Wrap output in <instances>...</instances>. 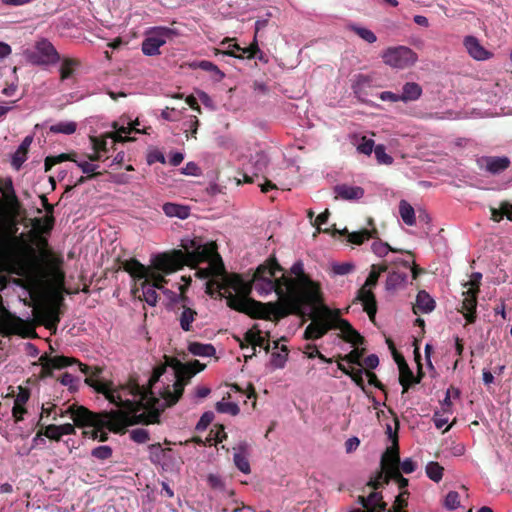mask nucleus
<instances>
[{"instance_id": "nucleus-3", "label": "nucleus", "mask_w": 512, "mask_h": 512, "mask_svg": "<svg viewBox=\"0 0 512 512\" xmlns=\"http://www.w3.org/2000/svg\"><path fill=\"white\" fill-rule=\"evenodd\" d=\"M70 414L71 418L78 427L91 426L93 429L86 435H90L92 439H98L101 442L108 440V433L103 429L107 428L114 433H125L128 426L136 424H155L158 423V414L154 413H141L140 415L129 416L127 413L120 410L103 411L94 413L85 408L84 406H70L66 411L60 412L59 416L64 417Z\"/></svg>"}, {"instance_id": "nucleus-39", "label": "nucleus", "mask_w": 512, "mask_h": 512, "mask_svg": "<svg viewBox=\"0 0 512 512\" xmlns=\"http://www.w3.org/2000/svg\"><path fill=\"white\" fill-rule=\"evenodd\" d=\"M188 351L201 357H211L215 354L216 350L212 344H203L200 342H190L188 345Z\"/></svg>"}, {"instance_id": "nucleus-11", "label": "nucleus", "mask_w": 512, "mask_h": 512, "mask_svg": "<svg viewBox=\"0 0 512 512\" xmlns=\"http://www.w3.org/2000/svg\"><path fill=\"white\" fill-rule=\"evenodd\" d=\"M381 58L387 66L403 70L413 66L418 60V55L411 48L400 45L388 47L382 52Z\"/></svg>"}, {"instance_id": "nucleus-17", "label": "nucleus", "mask_w": 512, "mask_h": 512, "mask_svg": "<svg viewBox=\"0 0 512 512\" xmlns=\"http://www.w3.org/2000/svg\"><path fill=\"white\" fill-rule=\"evenodd\" d=\"M400 456L398 445V434L394 433L393 445L383 453L380 461V469L390 475L399 470Z\"/></svg>"}, {"instance_id": "nucleus-42", "label": "nucleus", "mask_w": 512, "mask_h": 512, "mask_svg": "<svg viewBox=\"0 0 512 512\" xmlns=\"http://www.w3.org/2000/svg\"><path fill=\"white\" fill-rule=\"evenodd\" d=\"M399 214L406 225L413 226L415 224V210L406 200L400 201Z\"/></svg>"}, {"instance_id": "nucleus-14", "label": "nucleus", "mask_w": 512, "mask_h": 512, "mask_svg": "<svg viewBox=\"0 0 512 512\" xmlns=\"http://www.w3.org/2000/svg\"><path fill=\"white\" fill-rule=\"evenodd\" d=\"M322 305L324 304V300L322 303H317L315 305H305V307H316L320 306V315H313L312 322L306 327L304 331V339L306 340H317L322 338L329 330L333 329V315H327L323 311Z\"/></svg>"}, {"instance_id": "nucleus-28", "label": "nucleus", "mask_w": 512, "mask_h": 512, "mask_svg": "<svg viewBox=\"0 0 512 512\" xmlns=\"http://www.w3.org/2000/svg\"><path fill=\"white\" fill-rule=\"evenodd\" d=\"M435 308V301L425 291H420L416 297V303L413 305L414 314L429 313Z\"/></svg>"}, {"instance_id": "nucleus-5", "label": "nucleus", "mask_w": 512, "mask_h": 512, "mask_svg": "<svg viewBox=\"0 0 512 512\" xmlns=\"http://www.w3.org/2000/svg\"><path fill=\"white\" fill-rule=\"evenodd\" d=\"M166 365L171 368L172 385L167 384L159 390V396L164 400V407H171L175 405L183 395L185 386L190 382V379L197 373L203 371L206 367L205 364L200 363L198 360H193L189 363H182L175 357L165 356Z\"/></svg>"}, {"instance_id": "nucleus-55", "label": "nucleus", "mask_w": 512, "mask_h": 512, "mask_svg": "<svg viewBox=\"0 0 512 512\" xmlns=\"http://www.w3.org/2000/svg\"><path fill=\"white\" fill-rule=\"evenodd\" d=\"M216 410L220 413H228L236 416L240 412V408L236 403L220 401L216 404Z\"/></svg>"}, {"instance_id": "nucleus-15", "label": "nucleus", "mask_w": 512, "mask_h": 512, "mask_svg": "<svg viewBox=\"0 0 512 512\" xmlns=\"http://www.w3.org/2000/svg\"><path fill=\"white\" fill-rule=\"evenodd\" d=\"M174 35L173 30L167 27H155L150 30L142 42V52L147 56L160 54L159 48Z\"/></svg>"}, {"instance_id": "nucleus-62", "label": "nucleus", "mask_w": 512, "mask_h": 512, "mask_svg": "<svg viewBox=\"0 0 512 512\" xmlns=\"http://www.w3.org/2000/svg\"><path fill=\"white\" fill-rule=\"evenodd\" d=\"M459 498H460V496H459L458 492L450 491L445 497V501H444L445 508H447L448 510L457 509L460 505Z\"/></svg>"}, {"instance_id": "nucleus-40", "label": "nucleus", "mask_w": 512, "mask_h": 512, "mask_svg": "<svg viewBox=\"0 0 512 512\" xmlns=\"http://www.w3.org/2000/svg\"><path fill=\"white\" fill-rule=\"evenodd\" d=\"M163 211L168 217H178L180 219H186L190 214V210L187 206L175 203H165L163 205Z\"/></svg>"}, {"instance_id": "nucleus-2", "label": "nucleus", "mask_w": 512, "mask_h": 512, "mask_svg": "<svg viewBox=\"0 0 512 512\" xmlns=\"http://www.w3.org/2000/svg\"><path fill=\"white\" fill-rule=\"evenodd\" d=\"M165 373L166 365L154 367L147 386L140 385L133 377L125 385L116 388L113 387L112 382H102L92 377H86L85 383L93 387L96 392L103 394L110 403L124 409L122 411L129 416L157 412L158 423H160V415L167 407H164L161 396L155 395L153 387Z\"/></svg>"}, {"instance_id": "nucleus-6", "label": "nucleus", "mask_w": 512, "mask_h": 512, "mask_svg": "<svg viewBox=\"0 0 512 512\" xmlns=\"http://www.w3.org/2000/svg\"><path fill=\"white\" fill-rule=\"evenodd\" d=\"M389 265L387 262L381 264H373L371 266L370 273L363 284V286L357 291L354 302L359 301L363 306V310L367 313L370 321L374 322L377 313V301L372 288L378 283L381 273L387 272Z\"/></svg>"}, {"instance_id": "nucleus-57", "label": "nucleus", "mask_w": 512, "mask_h": 512, "mask_svg": "<svg viewBox=\"0 0 512 512\" xmlns=\"http://www.w3.org/2000/svg\"><path fill=\"white\" fill-rule=\"evenodd\" d=\"M374 153L379 164L390 165L393 163V158L386 153L384 145L375 146Z\"/></svg>"}, {"instance_id": "nucleus-60", "label": "nucleus", "mask_w": 512, "mask_h": 512, "mask_svg": "<svg viewBox=\"0 0 512 512\" xmlns=\"http://www.w3.org/2000/svg\"><path fill=\"white\" fill-rule=\"evenodd\" d=\"M113 450L110 446L103 445L94 448L91 455L99 460H107L112 456Z\"/></svg>"}, {"instance_id": "nucleus-54", "label": "nucleus", "mask_w": 512, "mask_h": 512, "mask_svg": "<svg viewBox=\"0 0 512 512\" xmlns=\"http://www.w3.org/2000/svg\"><path fill=\"white\" fill-rule=\"evenodd\" d=\"M364 349H353L352 351H350L348 354L342 356V355H339L338 356V359L341 360V361H346L348 363H351V364H356V365H359L361 366L362 363H361V358L363 357L364 355Z\"/></svg>"}, {"instance_id": "nucleus-36", "label": "nucleus", "mask_w": 512, "mask_h": 512, "mask_svg": "<svg viewBox=\"0 0 512 512\" xmlns=\"http://www.w3.org/2000/svg\"><path fill=\"white\" fill-rule=\"evenodd\" d=\"M247 445L245 443L239 445L238 451L234 453V464L243 473L249 474L251 472L250 463L246 455Z\"/></svg>"}, {"instance_id": "nucleus-53", "label": "nucleus", "mask_w": 512, "mask_h": 512, "mask_svg": "<svg viewBox=\"0 0 512 512\" xmlns=\"http://www.w3.org/2000/svg\"><path fill=\"white\" fill-rule=\"evenodd\" d=\"M197 67L204 71L211 72L217 81L222 80L225 76V74L211 61L202 60L197 64Z\"/></svg>"}, {"instance_id": "nucleus-24", "label": "nucleus", "mask_w": 512, "mask_h": 512, "mask_svg": "<svg viewBox=\"0 0 512 512\" xmlns=\"http://www.w3.org/2000/svg\"><path fill=\"white\" fill-rule=\"evenodd\" d=\"M481 162L485 165V169L491 174H499L510 166V160L506 156H488L481 158Z\"/></svg>"}, {"instance_id": "nucleus-41", "label": "nucleus", "mask_w": 512, "mask_h": 512, "mask_svg": "<svg viewBox=\"0 0 512 512\" xmlns=\"http://www.w3.org/2000/svg\"><path fill=\"white\" fill-rule=\"evenodd\" d=\"M267 165V156L262 152H258L251 157L248 167L252 170L253 175L258 177L259 173H262L266 169Z\"/></svg>"}, {"instance_id": "nucleus-29", "label": "nucleus", "mask_w": 512, "mask_h": 512, "mask_svg": "<svg viewBox=\"0 0 512 512\" xmlns=\"http://www.w3.org/2000/svg\"><path fill=\"white\" fill-rule=\"evenodd\" d=\"M139 286L134 290V293L138 292L139 290L142 291L143 300L149 304L150 306H155L158 301V294L156 292V288L154 286H151L149 281L147 279L139 280Z\"/></svg>"}, {"instance_id": "nucleus-27", "label": "nucleus", "mask_w": 512, "mask_h": 512, "mask_svg": "<svg viewBox=\"0 0 512 512\" xmlns=\"http://www.w3.org/2000/svg\"><path fill=\"white\" fill-rule=\"evenodd\" d=\"M244 340L247 344L241 343L240 347L242 349L248 348V344L252 345V354L246 356V360L248 358H252L256 354V346H261L263 342V336L261 335V331L257 328V325H254L251 329L245 332Z\"/></svg>"}, {"instance_id": "nucleus-35", "label": "nucleus", "mask_w": 512, "mask_h": 512, "mask_svg": "<svg viewBox=\"0 0 512 512\" xmlns=\"http://www.w3.org/2000/svg\"><path fill=\"white\" fill-rule=\"evenodd\" d=\"M32 137L27 136L24 138L18 149L13 155L12 165L19 169L21 165L26 161L28 149L32 143Z\"/></svg>"}, {"instance_id": "nucleus-26", "label": "nucleus", "mask_w": 512, "mask_h": 512, "mask_svg": "<svg viewBox=\"0 0 512 512\" xmlns=\"http://www.w3.org/2000/svg\"><path fill=\"white\" fill-rule=\"evenodd\" d=\"M336 198L343 200H359L364 196V189L360 186L339 184L334 187Z\"/></svg>"}, {"instance_id": "nucleus-61", "label": "nucleus", "mask_w": 512, "mask_h": 512, "mask_svg": "<svg viewBox=\"0 0 512 512\" xmlns=\"http://www.w3.org/2000/svg\"><path fill=\"white\" fill-rule=\"evenodd\" d=\"M130 438L136 443L143 444V443H146L150 439V436H149V432L146 429L137 428V429H133L130 432Z\"/></svg>"}, {"instance_id": "nucleus-33", "label": "nucleus", "mask_w": 512, "mask_h": 512, "mask_svg": "<svg viewBox=\"0 0 512 512\" xmlns=\"http://www.w3.org/2000/svg\"><path fill=\"white\" fill-rule=\"evenodd\" d=\"M400 376H399V382L401 386L403 387L402 393H405L408 391L410 386L413 383H419L420 377L415 378L413 372L409 368L406 361H403L402 367L399 368Z\"/></svg>"}, {"instance_id": "nucleus-38", "label": "nucleus", "mask_w": 512, "mask_h": 512, "mask_svg": "<svg viewBox=\"0 0 512 512\" xmlns=\"http://www.w3.org/2000/svg\"><path fill=\"white\" fill-rule=\"evenodd\" d=\"M368 511L367 512H387V504L383 501L381 492L372 491L368 496Z\"/></svg>"}, {"instance_id": "nucleus-30", "label": "nucleus", "mask_w": 512, "mask_h": 512, "mask_svg": "<svg viewBox=\"0 0 512 512\" xmlns=\"http://www.w3.org/2000/svg\"><path fill=\"white\" fill-rule=\"evenodd\" d=\"M422 87L416 82H406L400 94L401 101L411 102L418 100L422 95Z\"/></svg>"}, {"instance_id": "nucleus-1", "label": "nucleus", "mask_w": 512, "mask_h": 512, "mask_svg": "<svg viewBox=\"0 0 512 512\" xmlns=\"http://www.w3.org/2000/svg\"><path fill=\"white\" fill-rule=\"evenodd\" d=\"M225 281L236 292L226 296L227 306L254 319L278 321L289 315H301L305 305L323 301L320 283L305 272L301 260L286 270L275 255H270L250 279L231 273Z\"/></svg>"}, {"instance_id": "nucleus-59", "label": "nucleus", "mask_w": 512, "mask_h": 512, "mask_svg": "<svg viewBox=\"0 0 512 512\" xmlns=\"http://www.w3.org/2000/svg\"><path fill=\"white\" fill-rule=\"evenodd\" d=\"M227 438V435L224 431V427L220 425L216 430H211L209 436L206 438V442L209 445H212V441L215 444L223 442L224 439Z\"/></svg>"}, {"instance_id": "nucleus-9", "label": "nucleus", "mask_w": 512, "mask_h": 512, "mask_svg": "<svg viewBox=\"0 0 512 512\" xmlns=\"http://www.w3.org/2000/svg\"><path fill=\"white\" fill-rule=\"evenodd\" d=\"M24 55L29 63L37 66L55 65L61 60L55 46L45 38L38 40L34 48L26 50Z\"/></svg>"}, {"instance_id": "nucleus-20", "label": "nucleus", "mask_w": 512, "mask_h": 512, "mask_svg": "<svg viewBox=\"0 0 512 512\" xmlns=\"http://www.w3.org/2000/svg\"><path fill=\"white\" fill-rule=\"evenodd\" d=\"M40 198L42 206L44 207L48 215L45 218H35L33 220V227L45 233H49L53 229L55 222L53 216L54 206L48 202L46 195H42Z\"/></svg>"}, {"instance_id": "nucleus-4", "label": "nucleus", "mask_w": 512, "mask_h": 512, "mask_svg": "<svg viewBox=\"0 0 512 512\" xmlns=\"http://www.w3.org/2000/svg\"><path fill=\"white\" fill-rule=\"evenodd\" d=\"M190 251H188V260L186 265L195 266L202 262H207L205 268H200L196 272V276L201 279H209L206 282V293L211 297L215 295L220 298L228 295L231 286L226 284V277L231 276L227 273L222 258L217 252V246L214 242L203 244L201 240H189Z\"/></svg>"}, {"instance_id": "nucleus-64", "label": "nucleus", "mask_w": 512, "mask_h": 512, "mask_svg": "<svg viewBox=\"0 0 512 512\" xmlns=\"http://www.w3.org/2000/svg\"><path fill=\"white\" fill-rule=\"evenodd\" d=\"M482 274L479 272H475L471 275V279L463 284L464 288L469 291H473L479 293L480 284H481Z\"/></svg>"}, {"instance_id": "nucleus-23", "label": "nucleus", "mask_w": 512, "mask_h": 512, "mask_svg": "<svg viewBox=\"0 0 512 512\" xmlns=\"http://www.w3.org/2000/svg\"><path fill=\"white\" fill-rule=\"evenodd\" d=\"M464 46L469 55L476 60H487L491 57V53L487 51L474 36H466Z\"/></svg>"}, {"instance_id": "nucleus-22", "label": "nucleus", "mask_w": 512, "mask_h": 512, "mask_svg": "<svg viewBox=\"0 0 512 512\" xmlns=\"http://www.w3.org/2000/svg\"><path fill=\"white\" fill-rule=\"evenodd\" d=\"M477 294L469 290L463 292L464 299L461 312L468 323H474L476 319Z\"/></svg>"}, {"instance_id": "nucleus-46", "label": "nucleus", "mask_w": 512, "mask_h": 512, "mask_svg": "<svg viewBox=\"0 0 512 512\" xmlns=\"http://www.w3.org/2000/svg\"><path fill=\"white\" fill-rule=\"evenodd\" d=\"M76 156H77L76 153H62L57 156H48V157H46L45 163H44L45 171L51 170V168L54 165L61 163L63 161H73L74 162Z\"/></svg>"}, {"instance_id": "nucleus-45", "label": "nucleus", "mask_w": 512, "mask_h": 512, "mask_svg": "<svg viewBox=\"0 0 512 512\" xmlns=\"http://www.w3.org/2000/svg\"><path fill=\"white\" fill-rule=\"evenodd\" d=\"M243 53L246 54L245 59L257 58L261 62H268L266 55L259 49L258 40L256 39H253L252 43L243 50Z\"/></svg>"}, {"instance_id": "nucleus-63", "label": "nucleus", "mask_w": 512, "mask_h": 512, "mask_svg": "<svg viewBox=\"0 0 512 512\" xmlns=\"http://www.w3.org/2000/svg\"><path fill=\"white\" fill-rule=\"evenodd\" d=\"M17 389L18 393L15 396L14 404L25 407V404L28 402L30 398V389L23 386H18Z\"/></svg>"}, {"instance_id": "nucleus-47", "label": "nucleus", "mask_w": 512, "mask_h": 512, "mask_svg": "<svg viewBox=\"0 0 512 512\" xmlns=\"http://www.w3.org/2000/svg\"><path fill=\"white\" fill-rule=\"evenodd\" d=\"M371 249L379 257H385L388 252H404V250L393 248L388 243L382 242L379 238L372 243Z\"/></svg>"}, {"instance_id": "nucleus-32", "label": "nucleus", "mask_w": 512, "mask_h": 512, "mask_svg": "<svg viewBox=\"0 0 512 512\" xmlns=\"http://www.w3.org/2000/svg\"><path fill=\"white\" fill-rule=\"evenodd\" d=\"M408 272L391 269L386 279V289L395 290L407 281Z\"/></svg>"}, {"instance_id": "nucleus-37", "label": "nucleus", "mask_w": 512, "mask_h": 512, "mask_svg": "<svg viewBox=\"0 0 512 512\" xmlns=\"http://www.w3.org/2000/svg\"><path fill=\"white\" fill-rule=\"evenodd\" d=\"M80 64L81 62L76 58H63L59 69L60 80L64 81L72 77L76 68L79 67Z\"/></svg>"}, {"instance_id": "nucleus-12", "label": "nucleus", "mask_w": 512, "mask_h": 512, "mask_svg": "<svg viewBox=\"0 0 512 512\" xmlns=\"http://www.w3.org/2000/svg\"><path fill=\"white\" fill-rule=\"evenodd\" d=\"M182 246L185 252L174 250L171 254L156 256L152 261L153 269L164 274H170L185 266L188 260V251H190L191 247L189 241Z\"/></svg>"}, {"instance_id": "nucleus-16", "label": "nucleus", "mask_w": 512, "mask_h": 512, "mask_svg": "<svg viewBox=\"0 0 512 512\" xmlns=\"http://www.w3.org/2000/svg\"><path fill=\"white\" fill-rule=\"evenodd\" d=\"M35 318L39 324L55 333L60 322L59 304L48 303L36 308Z\"/></svg>"}, {"instance_id": "nucleus-51", "label": "nucleus", "mask_w": 512, "mask_h": 512, "mask_svg": "<svg viewBox=\"0 0 512 512\" xmlns=\"http://www.w3.org/2000/svg\"><path fill=\"white\" fill-rule=\"evenodd\" d=\"M76 129H77V124L73 121L59 122L50 127V132L70 135V134H73L76 131Z\"/></svg>"}, {"instance_id": "nucleus-52", "label": "nucleus", "mask_w": 512, "mask_h": 512, "mask_svg": "<svg viewBox=\"0 0 512 512\" xmlns=\"http://www.w3.org/2000/svg\"><path fill=\"white\" fill-rule=\"evenodd\" d=\"M132 131H136L137 133L140 132L138 129H135V128L131 127V126H129V127L122 126L115 133H113V134H111L109 136L113 139L114 143H116V142L133 141L134 140L133 138L127 136Z\"/></svg>"}, {"instance_id": "nucleus-34", "label": "nucleus", "mask_w": 512, "mask_h": 512, "mask_svg": "<svg viewBox=\"0 0 512 512\" xmlns=\"http://www.w3.org/2000/svg\"><path fill=\"white\" fill-rule=\"evenodd\" d=\"M0 193L2 194L7 204L11 206L18 205V198L16 196L13 183L10 178H7L5 180L0 179Z\"/></svg>"}, {"instance_id": "nucleus-48", "label": "nucleus", "mask_w": 512, "mask_h": 512, "mask_svg": "<svg viewBox=\"0 0 512 512\" xmlns=\"http://www.w3.org/2000/svg\"><path fill=\"white\" fill-rule=\"evenodd\" d=\"M348 29L358 35L361 39L368 43H374L377 41V37L373 31L370 29L360 27L355 24H350Z\"/></svg>"}, {"instance_id": "nucleus-19", "label": "nucleus", "mask_w": 512, "mask_h": 512, "mask_svg": "<svg viewBox=\"0 0 512 512\" xmlns=\"http://www.w3.org/2000/svg\"><path fill=\"white\" fill-rule=\"evenodd\" d=\"M172 310L174 311L176 319L183 331L191 332L194 330L193 323L198 316L195 309L191 308L187 304H181L180 306H177L176 309Z\"/></svg>"}, {"instance_id": "nucleus-50", "label": "nucleus", "mask_w": 512, "mask_h": 512, "mask_svg": "<svg viewBox=\"0 0 512 512\" xmlns=\"http://www.w3.org/2000/svg\"><path fill=\"white\" fill-rule=\"evenodd\" d=\"M444 468L435 461H431L426 465V474L429 479L438 483L443 477Z\"/></svg>"}, {"instance_id": "nucleus-8", "label": "nucleus", "mask_w": 512, "mask_h": 512, "mask_svg": "<svg viewBox=\"0 0 512 512\" xmlns=\"http://www.w3.org/2000/svg\"><path fill=\"white\" fill-rule=\"evenodd\" d=\"M25 254L35 257V250L28 245L23 236H10L0 230V258L8 261H16Z\"/></svg>"}, {"instance_id": "nucleus-44", "label": "nucleus", "mask_w": 512, "mask_h": 512, "mask_svg": "<svg viewBox=\"0 0 512 512\" xmlns=\"http://www.w3.org/2000/svg\"><path fill=\"white\" fill-rule=\"evenodd\" d=\"M280 350H281V352H272L271 353L270 365L276 369L284 368L287 358H288L287 346L282 345Z\"/></svg>"}, {"instance_id": "nucleus-56", "label": "nucleus", "mask_w": 512, "mask_h": 512, "mask_svg": "<svg viewBox=\"0 0 512 512\" xmlns=\"http://www.w3.org/2000/svg\"><path fill=\"white\" fill-rule=\"evenodd\" d=\"M76 165L82 170V172L86 175L95 174V177L102 175V172H97V168L99 167L96 164H93L86 160H78L75 158Z\"/></svg>"}, {"instance_id": "nucleus-58", "label": "nucleus", "mask_w": 512, "mask_h": 512, "mask_svg": "<svg viewBox=\"0 0 512 512\" xmlns=\"http://www.w3.org/2000/svg\"><path fill=\"white\" fill-rule=\"evenodd\" d=\"M41 435L46 436L47 438L54 440V441H60L62 434H60V430L55 424H50L45 427L44 431H39L37 433V437H40Z\"/></svg>"}, {"instance_id": "nucleus-13", "label": "nucleus", "mask_w": 512, "mask_h": 512, "mask_svg": "<svg viewBox=\"0 0 512 512\" xmlns=\"http://www.w3.org/2000/svg\"><path fill=\"white\" fill-rule=\"evenodd\" d=\"M323 311L329 316L333 315V329H339L340 337L347 343L353 346L363 345L365 338L350 324L346 319L340 317L341 311L339 309H330L326 305H322Z\"/></svg>"}, {"instance_id": "nucleus-49", "label": "nucleus", "mask_w": 512, "mask_h": 512, "mask_svg": "<svg viewBox=\"0 0 512 512\" xmlns=\"http://www.w3.org/2000/svg\"><path fill=\"white\" fill-rule=\"evenodd\" d=\"M388 474H386L384 471L379 469L374 476L370 477L369 481L367 482L366 486L373 489L374 491L381 488L384 484H388Z\"/></svg>"}, {"instance_id": "nucleus-18", "label": "nucleus", "mask_w": 512, "mask_h": 512, "mask_svg": "<svg viewBox=\"0 0 512 512\" xmlns=\"http://www.w3.org/2000/svg\"><path fill=\"white\" fill-rule=\"evenodd\" d=\"M48 361L51 363V366L54 369H62L72 364H77L79 366L80 371L85 374L87 377H98L101 373V369L95 367L92 368L86 364L79 362L77 359L73 357H68L64 355H56V356H48Z\"/></svg>"}, {"instance_id": "nucleus-25", "label": "nucleus", "mask_w": 512, "mask_h": 512, "mask_svg": "<svg viewBox=\"0 0 512 512\" xmlns=\"http://www.w3.org/2000/svg\"><path fill=\"white\" fill-rule=\"evenodd\" d=\"M340 233L337 229H334V233ZM341 234H347L348 241L354 245H361L364 241L369 239H378V230L373 229H362L360 231L349 233L347 229L341 231Z\"/></svg>"}, {"instance_id": "nucleus-10", "label": "nucleus", "mask_w": 512, "mask_h": 512, "mask_svg": "<svg viewBox=\"0 0 512 512\" xmlns=\"http://www.w3.org/2000/svg\"><path fill=\"white\" fill-rule=\"evenodd\" d=\"M124 271L128 272L135 280L147 279L151 286L156 289L165 290L164 284L167 283L165 277L157 270L149 268L141 264L137 259L131 258L123 262Z\"/></svg>"}, {"instance_id": "nucleus-43", "label": "nucleus", "mask_w": 512, "mask_h": 512, "mask_svg": "<svg viewBox=\"0 0 512 512\" xmlns=\"http://www.w3.org/2000/svg\"><path fill=\"white\" fill-rule=\"evenodd\" d=\"M232 39L226 38L222 41V45L228 44L227 49L222 52L224 55L232 56L238 59H245L246 54L243 53L245 48H242L237 43H231ZM221 53L220 50H217V54Z\"/></svg>"}, {"instance_id": "nucleus-7", "label": "nucleus", "mask_w": 512, "mask_h": 512, "mask_svg": "<svg viewBox=\"0 0 512 512\" xmlns=\"http://www.w3.org/2000/svg\"><path fill=\"white\" fill-rule=\"evenodd\" d=\"M0 335L9 337L18 335L22 338H30L36 335L34 326L22 318L16 316L3 305L0 295Z\"/></svg>"}, {"instance_id": "nucleus-31", "label": "nucleus", "mask_w": 512, "mask_h": 512, "mask_svg": "<svg viewBox=\"0 0 512 512\" xmlns=\"http://www.w3.org/2000/svg\"><path fill=\"white\" fill-rule=\"evenodd\" d=\"M190 285V281L187 282L185 285L179 286L180 293L176 294L175 292H172L168 289L164 290L165 294L169 295L170 298V304L169 309H176L177 306H180L181 304H187L189 303V298L186 295V290L188 286Z\"/></svg>"}, {"instance_id": "nucleus-21", "label": "nucleus", "mask_w": 512, "mask_h": 512, "mask_svg": "<svg viewBox=\"0 0 512 512\" xmlns=\"http://www.w3.org/2000/svg\"><path fill=\"white\" fill-rule=\"evenodd\" d=\"M403 253H406L411 259H394L389 265V268L394 270L401 269L402 271H411L412 278L417 279L419 274L423 273V270L420 269L415 263H414V255L410 251H404Z\"/></svg>"}]
</instances>
